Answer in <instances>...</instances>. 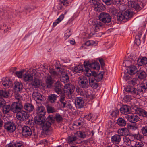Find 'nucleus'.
Here are the masks:
<instances>
[{"label": "nucleus", "instance_id": "a19ab883", "mask_svg": "<svg viewBox=\"0 0 147 147\" xmlns=\"http://www.w3.org/2000/svg\"><path fill=\"white\" fill-rule=\"evenodd\" d=\"M14 86L15 90L18 92L21 91L23 88L22 84L19 82H16L15 83Z\"/></svg>", "mask_w": 147, "mask_h": 147}, {"label": "nucleus", "instance_id": "c85d7f7f", "mask_svg": "<svg viewBox=\"0 0 147 147\" xmlns=\"http://www.w3.org/2000/svg\"><path fill=\"white\" fill-rule=\"evenodd\" d=\"M59 95L60 96L59 101L62 107L64 108L66 103V101L65 100V93H62Z\"/></svg>", "mask_w": 147, "mask_h": 147}, {"label": "nucleus", "instance_id": "473e14b6", "mask_svg": "<svg viewBox=\"0 0 147 147\" xmlns=\"http://www.w3.org/2000/svg\"><path fill=\"white\" fill-rule=\"evenodd\" d=\"M137 76L140 79H143L146 78L147 76L146 73L144 70H140L137 71Z\"/></svg>", "mask_w": 147, "mask_h": 147}, {"label": "nucleus", "instance_id": "5701e85b", "mask_svg": "<svg viewBox=\"0 0 147 147\" xmlns=\"http://www.w3.org/2000/svg\"><path fill=\"white\" fill-rule=\"evenodd\" d=\"M32 96L36 100L42 101L44 99V96L38 92H34Z\"/></svg>", "mask_w": 147, "mask_h": 147}, {"label": "nucleus", "instance_id": "9b49d317", "mask_svg": "<svg viewBox=\"0 0 147 147\" xmlns=\"http://www.w3.org/2000/svg\"><path fill=\"white\" fill-rule=\"evenodd\" d=\"M22 134L25 137H30L31 135L32 132L30 128L27 126H24L22 128Z\"/></svg>", "mask_w": 147, "mask_h": 147}, {"label": "nucleus", "instance_id": "7ed1b4c3", "mask_svg": "<svg viewBox=\"0 0 147 147\" xmlns=\"http://www.w3.org/2000/svg\"><path fill=\"white\" fill-rule=\"evenodd\" d=\"M78 82L80 87L86 88L89 86V80L85 76H81L78 78Z\"/></svg>", "mask_w": 147, "mask_h": 147}, {"label": "nucleus", "instance_id": "c03bdc74", "mask_svg": "<svg viewBox=\"0 0 147 147\" xmlns=\"http://www.w3.org/2000/svg\"><path fill=\"white\" fill-rule=\"evenodd\" d=\"M128 83L131 85H136L138 84L139 83V80L137 78H134L128 82Z\"/></svg>", "mask_w": 147, "mask_h": 147}, {"label": "nucleus", "instance_id": "c756f323", "mask_svg": "<svg viewBox=\"0 0 147 147\" xmlns=\"http://www.w3.org/2000/svg\"><path fill=\"white\" fill-rule=\"evenodd\" d=\"M54 82V80L51 75H49L47 76L46 80L47 87L49 88L51 87Z\"/></svg>", "mask_w": 147, "mask_h": 147}, {"label": "nucleus", "instance_id": "7c9ffc66", "mask_svg": "<svg viewBox=\"0 0 147 147\" xmlns=\"http://www.w3.org/2000/svg\"><path fill=\"white\" fill-rule=\"evenodd\" d=\"M135 110L136 113L141 115L143 117H145L147 116V112L142 108L140 107H137L135 109Z\"/></svg>", "mask_w": 147, "mask_h": 147}, {"label": "nucleus", "instance_id": "0e129e2a", "mask_svg": "<svg viewBox=\"0 0 147 147\" xmlns=\"http://www.w3.org/2000/svg\"><path fill=\"white\" fill-rule=\"evenodd\" d=\"M13 147H24L23 144L22 143L16 142L13 144Z\"/></svg>", "mask_w": 147, "mask_h": 147}, {"label": "nucleus", "instance_id": "680f3d73", "mask_svg": "<svg viewBox=\"0 0 147 147\" xmlns=\"http://www.w3.org/2000/svg\"><path fill=\"white\" fill-rule=\"evenodd\" d=\"M71 35L70 30H67L65 31V33L64 36L65 39H67Z\"/></svg>", "mask_w": 147, "mask_h": 147}, {"label": "nucleus", "instance_id": "09e8293b", "mask_svg": "<svg viewBox=\"0 0 147 147\" xmlns=\"http://www.w3.org/2000/svg\"><path fill=\"white\" fill-rule=\"evenodd\" d=\"M117 19L118 20L121 21L124 20L125 18L123 15V13L122 12H119L117 15Z\"/></svg>", "mask_w": 147, "mask_h": 147}, {"label": "nucleus", "instance_id": "2eb2a0df", "mask_svg": "<svg viewBox=\"0 0 147 147\" xmlns=\"http://www.w3.org/2000/svg\"><path fill=\"white\" fill-rule=\"evenodd\" d=\"M130 109V107L126 105H123L120 109L121 113L125 115L131 112Z\"/></svg>", "mask_w": 147, "mask_h": 147}, {"label": "nucleus", "instance_id": "79ce46f5", "mask_svg": "<svg viewBox=\"0 0 147 147\" xmlns=\"http://www.w3.org/2000/svg\"><path fill=\"white\" fill-rule=\"evenodd\" d=\"M62 75L61 78V80L64 83H67L69 81V76L67 74L65 73L62 74Z\"/></svg>", "mask_w": 147, "mask_h": 147}, {"label": "nucleus", "instance_id": "39448f33", "mask_svg": "<svg viewBox=\"0 0 147 147\" xmlns=\"http://www.w3.org/2000/svg\"><path fill=\"white\" fill-rule=\"evenodd\" d=\"M99 20L103 23H108L111 21V17L109 14L105 12L100 13L98 16Z\"/></svg>", "mask_w": 147, "mask_h": 147}, {"label": "nucleus", "instance_id": "c9c22d12", "mask_svg": "<svg viewBox=\"0 0 147 147\" xmlns=\"http://www.w3.org/2000/svg\"><path fill=\"white\" fill-rule=\"evenodd\" d=\"M9 96V93L7 90H0V98H7Z\"/></svg>", "mask_w": 147, "mask_h": 147}, {"label": "nucleus", "instance_id": "49530a36", "mask_svg": "<svg viewBox=\"0 0 147 147\" xmlns=\"http://www.w3.org/2000/svg\"><path fill=\"white\" fill-rule=\"evenodd\" d=\"M47 110L48 113H53L56 111L55 109L51 106L48 105L46 106Z\"/></svg>", "mask_w": 147, "mask_h": 147}, {"label": "nucleus", "instance_id": "0eeeda50", "mask_svg": "<svg viewBox=\"0 0 147 147\" xmlns=\"http://www.w3.org/2000/svg\"><path fill=\"white\" fill-rule=\"evenodd\" d=\"M22 107V104L20 101L14 102L11 105V111L18 113L21 111Z\"/></svg>", "mask_w": 147, "mask_h": 147}, {"label": "nucleus", "instance_id": "8fccbe9b", "mask_svg": "<svg viewBox=\"0 0 147 147\" xmlns=\"http://www.w3.org/2000/svg\"><path fill=\"white\" fill-rule=\"evenodd\" d=\"M65 94L68 97L69 99H72L73 98V96L72 91L71 90H66Z\"/></svg>", "mask_w": 147, "mask_h": 147}, {"label": "nucleus", "instance_id": "69168bd1", "mask_svg": "<svg viewBox=\"0 0 147 147\" xmlns=\"http://www.w3.org/2000/svg\"><path fill=\"white\" fill-rule=\"evenodd\" d=\"M49 71L51 74L52 76H56L57 75V73L53 69H50Z\"/></svg>", "mask_w": 147, "mask_h": 147}, {"label": "nucleus", "instance_id": "4468645a", "mask_svg": "<svg viewBox=\"0 0 147 147\" xmlns=\"http://www.w3.org/2000/svg\"><path fill=\"white\" fill-rule=\"evenodd\" d=\"M127 120L132 123H135L139 121L140 118L137 115L134 114H131L126 116Z\"/></svg>", "mask_w": 147, "mask_h": 147}, {"label": "nucleus", "instance_id": "f704fd0d", "mask_svg": "<svg viewBox=\"0 0 147 147\" xmlns=\"http://www.w3.org/2000/svg\"><path fill=\"white\" fill-rule=\"evenodd\" d=\"M45 113V110L43 106H38L36 110V113L37 115L39 114H44V115Z\"/></svg>", "mask_w": 147, "mask_h": 147}, {"label": "nucleus", "instance_id": "a211bd4d", "mask_svg": "<svg viewBox=\"0 0 147 147\" xmlns=\"http://www.w3.org/2000/svg\"><path fill=\"white\" fill-rule=\"evenodd\" d=\"M2 80V84L4 87L9 88L10 86H12V82L11 81L10 79H9L8 78L7 79L6 78H4Z\"/></svg>", "mask_w": 147, "mask_h": 147}, {"label": "nucleus", "instance_id": "37998d69", "mask_svg": "<svg viewBox=\"0 0 147 147\" xmlns=\"http://www.w3.org/2000/svg\"><path fill=\"white\" fill-rule=\"evenodd\" d=\"M85 68L84 73L85 76L90 77L91 76H92V73L93 71H92L88 67L87 68L85 67Z\"/></svg>", "mask_w": 147, "mask_h": 147}, {"label": "nucleus", "instance_id": "a878e982", "mask_svg": "<svg viewBox=\"0 0 147 147\" xmlns=\"http://www.w3.org/2000/svg\"><path fill=\"white\" fill-rule=\"evenodd\" d=\"M24 108L29 112L33 111L34 109V107L33 105L31 103H29L25 104L24 105Z\"/></svg>", "mask_w": 147, "mask_h": 147}, {"label": "nucleus", "instance_id": "2f4dec72", "mask_svg": "<svg viewBox=\"0 0 147 147\" xmlns=\"http://www.w3.org/2000/svg\"><path fill=\"white\" fill-rule=\"evenodd\" d=\"M58 96L55 94H51L48 97V100L51 103H54L56 101Z\"/></svg>", "mask_w": 147, "mask_h": 147}, {"label": "nucleus", "instance_id": "58836bf2", "mask_svg": "<svg viewBox=\"0 0 147 147\" xmlns=\"http://www.w3.org/2000/svg\"><path fill=\"white\" fill-rule=\"evenodd\" d=\"M117 124L120 126H125L126 125V121L122 118H119L117 121Z\"/></svg>", "mask_w": 147, "mask_h": 147}, {"label": "nucleus", "instance_id": "a18cd8bd", "mask_svg": "<svg viewBox=\"0 0 147 147\" xmlns=\"http://www.w3.org/2000/svg\"><path fill=\"white\" fill-rule=\"evenodd\" d=\"M77 139V137L75 136H69L68 137V142L70 143L76 144L77 143L76 141Z\"/></svg>", "mask_w": 147, "mask_h": 147}, {"label": "nucleus", "instance_id": "f03ea898", "mask_svg": "<svg viewBox=\"0 0 147 147\" xmlns=\"http://www.w3.org/2000/svg\"><path fill=\"white\" fill-rule=\"evenodd\" d=\"M137 2L133 1H128V5L129 7L134 9L136 11H139L144 8V5L142 2L137 0Z\"/></svg>", "mask_w": 147, "mask_h": 147}, {"label": "nucleus", "instance_id": "6e6552de", "mask_svg": "<svg viewBox=\"0 0 147 147\" xmlns=\"http://www.w3.org/2000/svg\"><path fill=\"white\" fill-rule=\"evenodd\" d=\"M46 119L44 114H39L35 116V122L37 124L42 125L45 122Z\"/></svg>", "mask_w": 147, "mask_h": 147}, {"label": "nucleus", "instance_id": "864d4df0", "mask_svg": "<svg viewBox=\"0 0 147 147\" xmlns=\"http://www.w3.org/2000/svg\"><path fill=\"white\" fill-rule=\"evenodd\" d=\"M32 86L36 87H38L40 85V81L38 79H35L32 82Z\"/></svg>", "mask_w": 147, "mask_h": 147}, {"label": "nucleus", "instance_id": "412c9836", "mask_svg": "<svg viewBox=\"0 0 147 147\" xmlns=\"http://www.w3.org/2000/svg\"><path fill=\"white\" fill-rule=\"evenodd\" d=\"M121 138L119 135H115L111 137V141L114 144H118L121 140Z\"/></svg>", "mask_w": 147, "mask_h": 147}, {"label": "nucleus", "instance_id": "4be33fe9", "mask_svg": "<svg viewBox=\"0 0 147 147\" xmlns=\"http://www.w3.org/2000/svg\"><path fill=\"white\" fill-rule=\"evenodd\" d=\"M98 81L94 78L90 77L89 78V83L91 87L94 89H96L98 86L97 83Z\"/></svg>", "mask_w": 147, "mask_h": 147}, {"label": "nucleus", "instance_id": "dca6fc26", "mask_svg": "<svg viewBox=\"0 0 147 147\" xmlns=\"http://www.w3.org/2000/svg\"><path fill=\"white\" fill-rule=\"evenodd\" d=\"M42 125L44 133L46 135H48L49 129L51 125V123L47 121Z\"/></svg>", "mask_w": 147, "mask_h": 147}, {"label": "nucleus", "instance_id": "20e7f679", "mask_svg": "<svg viewBox=\"0 0 147 147\" xmlns=\"http://www.w3.org/2000/svg\"><path fill=\"white\" fill-rule=\"evenodd\" d=\"M137 57L134 56H130L128 58H126L124 61L123 63V66L127 67L132 65H135L137 63L136 60Z\"/></svg>", "mask_w": 147, "mask_h": 147}, {"label": "nucleus", "instance_id": "f3484780", "mask_svg": "<svg viewBox=\"0 0 147 147\" xmlns=\"http://www.w3.org/2000/svg\"><path fill=\"white\" fill-rule=\"evenodd\" d=\"M33 73L32 71L27 72L24 75V79L26 81H31L33 78Z\"/></svg>", "mask_w": 147, "mask_h": 147}, {"label": "nucleus", "instance_id": "423d86ee", "mask_svg": "<svg viewBox=\"0 0 147 147\" xmlns=\"http://www.w3.org/2000/svg\"><path fill=\"white\" fill-rule=\"evenodd\" d=\"M125 90L126 92L130 93L132 94H135L139 95L140 93L142 92L143 91L141 87H139L137 88H134L131 86H128L125 88Z\"/></svg>", "mask_w": 147, "mask_h": 147}, {"label": "nucleus", "instance_id": "4c0bfd02", "mask_svg": "<svg viewBox=\"0 0 147 147\" xmlns=\"http://www.w3.org/2000/svg\"><path fill=\"white\" fill-rule=\"evenodd\" d=\"M130 136L133 137L135 139L138 140H141L144 138L143 135L140 134L138 131L136 134H131Z\"/></svg>", "mask_w": 147, "mask_h": 147}, {"label": "nucleus", "instance_id": "052dcab7", "mask_svg": "<svg viewBox=\"0 0 147 147\" xmlns=\"http://www.w3.org/2000/svg\"><path fill=\"white\" fill-rule=\"evenodd\" d=\"M15 99L18 100V101L22 99V96L18 93H16L14 94Z\"/></svg>", "mask_w": 147, "mask_h": 147}, {"label": "nucleus", "instance_id": "b1692460", "mask_svg": "<svg viewBox=\"0 0 147 147\" xmlns=\"http://www.w3.org/2000/svg\"><path fill=\"white\" fill-rule=\"evenodd\" d=\"M94 9L95 11H101L105 9V6L101 3L99 2L94 5Z\"/></svg>", "mask_w": 147, "mask_h": 147}, {"label": "nucleus", "instance_id": "cd10ccee", "mask_svg": "<svg viewBox=\"0 0 147 147\" xmlns=\"http://www.w3.org/2000/svg\"><path fill=\"white\" fill-rule=\"evenodd\" d=\"M117 132L120 135L125 137L129 134V130L126 128H122L121 129H119Z\"/></svg>", "mask_w": 147, "mask_h": 147}, {"label": "nucleus", "instance_id": "ddd939ff", "mask_svg": "<svg viewBox=\"0 0 147 147\" xmlns=\"http://www.w3.org/2000/svg\"><path fill=\"white\" fill-rule=\"evenodd\" d=\"M54 91L59 95L65 93L62 90L61 82L59 81H57L54 83Z\"/></svg>", "mask_w": 147, "mask_h": 147}, {"label": "nucleus", "instance_id": "3c124183", "mask_svg": "<svg viewBox=\"0 0 147 147\" xmlns=\"http://www.w3.org/2000/svg\"><path fill=\"white\" fill-rule=\"evenodd\" d=\"M74 71L76 73H80L84 71L83 67L82 66L78 65L74 68Z\"/></svg>", "mask_w": 147, "mask_h": 147}, {"label": "nucleus", "instance_id": "1a4fd4ad", "mask_svg": "<svg viewBox=\"0 0 147 147\" xmlns=\"http://www.w3.org/2000/svg\"><path fill=\"white\" fill-rule=\"evenodd\" d=\"M16 117L19 120L26 121L28 119L29 115L25 111H22L17 113Z\"/></svg>", "mask_w": 147, "mask_h": 147}, {"label": "nucleus", "instance_id": "4d7b16f0", "mask_svg": "<svg viewBox=\"0 0 147 147\" xmlns=\"http://www.w3.org/2000/svg\"><path fill=\"white\" fill-rule=\"evenodd\" d=\"M77 134L78 136L81 138H84L86 136V134L85 132L79 131L77 132Z\"/></svg>", "mask_w": 147, "mask_h": 147}, {"label": "nucleus", "instance_id": "774afa93", "mask_svg": "<svg viewBox=\"0 0 147 147\" xmlns=\"http://www.w3.org/2000/svg\"><path fill=\"white\" fill-rule=\"evenodd\" d=\"M23 72V71H17L15 72V74L19 78H22Z\"/></svg>", "mask_w": 147, "mask_h": 147}, {"label": "nucleus", "instance_id": "bb28decb", "mask_svg": "<svg viewBox=\"0 0 147 147\" xmlns=\"http://www.w3.org/2000/svg\"><path fill=\"white\" fill-rule=\"evenodd\" d=\"M103 25V23L100 22L99 21L97 22H95V24L92 26V32H98L100 28L102 27Z\"/></svg>", "mask_w": 147, "mask_h": 147}, {"label": "nucleus", "instance_id": "393cba45", "mask_svg": "<svg viewBox=\"0 0 147 147\" xmlns=\"http://www.w3.org/2000/svg\"><path fill=\"white\" fill-rule=\"evenodd\" d=\"M138 65L139 66L144 65L147 63V58L146 57H143L136 60Z\"/></svg>", "mask_w": 147, "mask_h": 147}, {"label": "nucleus", "instance_id": "de8ad7c7", "mask_svg": "<svg viewBox=\"0 0 147 147\" xmlns=\"http://www.w3.org/2000/svg\"><path fill=\"white\" fill-rule=\"evenodd\" d=\"M64 18V16L62 14L60 16L59 18L56 20L53 24V26L54 27L56 25L59 23Z\"/></svg>", "mask_w": 147, "mask_h": 147}, {"label": "nucleus", "instance_id": "603ef678", "mask_svg": "<svg viewBox=\"0 0 147 147\" xmlns=\"http://www.w3.org/2000/svg\"><path fill=\"white\" fill-rule=\"evenodd\" d=\"M55 120L57 122L59 123L63 121V118L61 115L59 114H56L55 116Z\"/></svg>", "mask_w": 147, "mask_h": 147}, {"label": "nucleus", "instance_id": "bf43d9fd", "mask_svg": "<svg viewBox=\"0 0 147 147\" xmlns=\"http://www.w3.org/2000/svg\"><path fill=\"white\" fill-rule=\"evenodd\" d=\"M129 74L127 72H124L121 73V76L123 77V78L125 80H128L130 78V77L129 76Z\"/></svg>", "mask_w": 147, "mask_h": 147}, {"label": "nucleus", "instance_id": "338daca9", "mask_svg": "<svg viewBox=\"0 0 147 147\" xmlns=\"http://www.w3.org/2000/svg\"><path fill=\"white\" fill-rule=\"evenodd\" d=\"M26 125H29L31 127H33L34 125V121L31 119H29L26 122Z\"/></svg>", "mask_w": 147, "mask_h": 147}, {"label": "nucleus", "instance_id": "ea45409f", "mask_svg": "<svg viewBox=\"0 0 147 147\" xmlns=\"http://www.w3.org/2000/svg\"><path fill=\"white\" fill-rule=\"evenodd\" d=\"M10 110L11 111V106L9 105L4 104L3 107V112L4 114H7Z\"/></svg>", "mask_w": 147, "mask_h": 147}, {"label": "nucleus", "instance_id": "e2e57ef3", "mask_svg": "<svg viewBox=\"0 0 147 147\" xmlns=\"http://www.w3.org/2000/svg\"><path fill=\"white\" fill-rule=\"evenodd\" d=\"M119 113V111L118 109H116L115 110L112 111L111 115L112 117L116 116Z\"/></svg>", "mask_w": 147, "mask_h": 147}, {"label": "nucleus", "instance_id": "5fc2aeb1", "mask_svg": "<svg viewBox=\"0 0 147 147\" xmlns=\"http://www.w3.org/2000/svg\"><path fill=\"white\" fill-rule=\"evenodd\" d=\"M47 119L49 121L48 122L53 123L55 121V117H54L52 115H49L47 117Z\"/></svg>", "mask_w": 147, "mask_h": 147}, {"label": "nucleus", "instance_id": "e433bc0d", "mask_svg": "<svg viewBox=\"0 0 147 147\" xmlns=\"http://www.w3.org/2000/svg\"><path fill=\"white\" fill-rule=\"evenodd\" d=\"M123 12L125 18V21L127 20L132 16V13L129 10H127Z\"/></svg>", "mask_w": 147, "mask_h": 147}, {"label": "nucleus", "instance_id": "9d476101", "mask_svg": "<svg viewBox=\"0 0 147 147\" xmlns=\"http://www.w3.org/2000/svg\"><path fill=\"white\" fill-rule=\"evenodd\" d=\"M4 127L7 131L10 133L13 132L16 129L15 124L11 122L5 123Z\"/></svg>", "mask_w": 147, "mask_h": 147}, {"label": "nucleus", "instance_id": "6e6d98bb", "mask_svg": "<svg viewBox=\"0 0 147 147\" xmlns=\"http://www.w3.org/2000/svg\"><path fill=\"white\" fill-rule=\"evenodd\" d=\"M141 131L143 136H147V125L143 127L141 129Z\"/></svg>", "mask_w": 147, "mask_h": 147}, {"label": "nucleus", "instance_id": "f257e3e1", "mask_svg": "<svg viewBox=\"0 0 147 147\" xmlns=\"http://www.w3.org/2000/svg\"><path fill=\"white\" fill-rule=\"evenodd\" d=\"M76 92L81 97H77L75 100V105L78 108H82L84 105V102L82 98L86 100H90L94 98L93 95L90 92H87L85 90L79 87L76 88Z\"/></svg>", "mask_w": 147, "mask_h": 147}, {"label": "nucleus", "instance_id": "f8f14e48", "mask_svg": "<svg viewBox=\"0 0 147 147\" xmlns=\"http://www.w3.org/2000/svg\"><path fill=\"white\" fill-rule=\"evenodd\" d=\"M84 65L85 67H88L94 69H98L99 68V63L96 61L92 63L89 61H84Z\"/></svg>", "mask_w": 147, "mask_h": 147}, {"label": "nucleus", "instance_id": "aec40b11", "mask_svg": "<svg viewBox=\"0 0 147 147\" xmlns=\"http://www.w3.org/2000/svg\"><path fill=\"white\" fill-rule=\"evenodd\" d=\"M134 65H132L127 68V73L129 75L134 74L137 72V68Z\"/></svg>", "mask_w": 147, "mask_h": 147}, {"label": "nucleus", "instance_id": "72a5a7b5", "mask_svg": "<svg viewBox=\"0 0 147 147\" xmlns=\"http://www.w3.org/2000/svg\"><path fill=\"white\" fill-rule=\"evenodd\" d=\"M123 141L124 143L126 145L128 146H132L133 145V143H135V141L134 140H131L130 138L127 137H125L123 138Z\"/></svg>", "mask_w": 147, "mask_h": 147}, {"label": "nucleus", "instance_id": "6ab92c4d", "mask_svg": "<svg viewBox=\"0 0 147 147\" xmlns=\"http://www.w3.org/2000/svg\"><path fill=\"white\" fill-rule=\"evenodd\" d=\"M104 73V72H101L97 74L96 72L94 71L93 72L92 76L94 77V79L99 82L102 79Z\"/></svg>", "mask_w": 147, "mask_h": 147}, {"label": "nucleus", "instance_id": "13d9d810", "mask_svg": "<svg viewBox=\"0 0 147 147\" xmlns=\"http://www.w3.org/2000/svg\"><path fill=\"white\" fill-rule=\"evenodd\" d=\"M135 142L134 146H131L130 147H143L144 146V144L141 141L136 142Z\"/></svg>", "mask_w": 147, "mask_h": 147}]
</instances>
